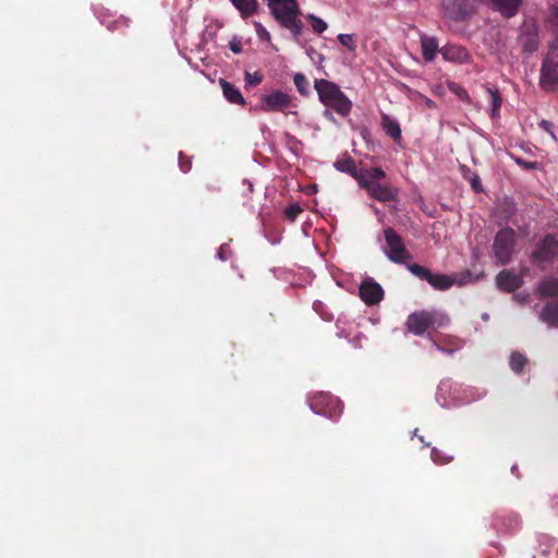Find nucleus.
<instances>
[{
	"instance_id": "24",
	"label": "nucleus",
	"mask_w": 558,
	"mask_h": 558,
	"mask_svg": "<svg viewBox=\"0 0 558 558\" xmlns=\"http://www.w3.org/2000/svg\"><path fill=\"white\" fill-rule=\"evenodd\" d=\"M521 45L525 52L532 53L538 48V37L535 32H526L521 36Z\"/></svg>"
},
{
	"instance_id": "26",
	"label": "nucleus",
	"mask_w": 558,
	"mask_h": 558,
	"mask_svg": "<svg viewBox=\"0 0 558 558\" xmlns=\"http://www.w3.org/2000/svg\"><path fill=\"white\" fill-rule=\"evenodd\" d=\"M527 364V359L520 352H512L510 355L509 365L515 374H521L524 366Z\"/></svg>"
},
{
	"instance_id": "20",
	"label": "nucleus",
	"mask_w": 558,
	"mask_h": 558,
	"mask_svg": "<svg viewBox=\"0 0 558 558\" xmlns=\"http://www.w3.org/2000/svg\"><path fill=\"white\" fill-rule=\"evenodd\" d=\"M240 12L242 19H247L255 14L258 9L257 0H230Z\"/></svg>"
},
{
	"instance_id": "14",
	"label": "nucleus",
	"mask_w": 558,
	"mask_h": 558,
	"mask_svg": "<svg viewBox=\"0 0 558 558\" xmlns=\"http://www.w3.org/2000/svg\"><path fill=\"white\" fill-rule=\"evenodd\" d=\"M445 60L457 62V63H468L471 61V56L469 51L459 45H447L440 50Z\"/></svg>"
},
{
	"instance_id": "10",
	"label": "nucleus",
	"mask_w": 558,
	"mask_h": 558,
	"mask_svg": "<svg viewBox=\"0 0 558 558\" xmlns=\"http://www.w3.org/2000/svg\"><path fill=\"white\" fill-rule=\"evenodd\" d=\"M275 19L286 27L300 14L299 7L295 0H278V2H269Z\"/></svg>"
},
{
	"instance_id": "44",
	"label": "nucleus",
	"mask_w": 558,
	"mask_h": 558,
	"mask_svg": "<svg viewBox=\"0 0 558 558\" xmlns=\"http://www.w3.org/2000/svg\"><path fill=\"white\" fill-rule=\"evenodd\" d=\"M426 104H427L429 107L434 106V102H433L430 99H428V98H426Z\"/></svg>"
},
{
	"instance_id": "8",
	"label": "nucleus",
	"mask_w": 558,
	"mask_h": 558,
	"mask_svg": "<svg viewBox=\"0 0 558 558\" xmlns=\"http://www.w3.org/2000/svg\"><path fill=\"white\" fill-rule=\"evenodd\" d=\"M408 269L421 280L427 281L435 290L445 291L452 287L453 280L445 274H433L429 269L418 264L408 265Z\"/></svg>"
},
{
	"instance_id": "40",
	"label": "nucleus",
	"mask_w": 558,
	"mask_h": 558,
	"mask_svg": "<svg viewBox=\"0 0 558 558\" xmlns=\"http://www.w3.org/2000/svg\"><path fill=\"white\" fill-rule=\"evenodd\" d=\"M227 245H221L219 247V251L217 253L218 257L221 259V260H227L228 256H227Z\"/></svg>"
},
{
	"instance_id": "39",
	"label": "nucleus",
	"mask_w": 558,
	"mask_h": 558,
	"mask_svg": "<svg viewBox=\"0 0 558 558\" xmlns=\"http://www.w3.org/2000/svg\"><path fill=\"white\" fill-rule=\"evenodd\" d=\"M471 185L475 192L482 191L481 180L477 175H474V178L471 180Z\"/></svg>"
},
{
	"instance_id": "43",
	"label": "nucleus",
	"mask_w": 558,
	"mask_h": 558,
	"mask_svg": "<svg viewBox=\"0 0 558 558\" xmlns=\"http://www.w3.org/2000/svg\"><path fill=\"white\" fill-rule=\"evenodd\" d=\"M324 116H325L326 118H330L332 114H331V112H330L329 110H325Z\"/></svg>"
},
{
	"instance_id": "9",
	"label": "nucleus",
	"mask_w": 558,
	"mask_h": 558,
	"mask_svg": "<svg viewBox=\"0 0 558 558\" xmlns=\"http://www.w3.org/2000/svg\"><path fill=\"white\" fill-rule=\"evenodd\" d=\"M293 106V99L290 95L281 90H274L262 97L260 109L265 112L287 113V110Z\"/></svg>"
},
{
	"instance_id": "27",
	"label": "nucleus",
	"mask_w": 558,
	"mask_h": 558,
	"mask_svg": "<svg viewBox=\"0 0 558 558\" xmlns=\"http://www.w3.org/2000/svg\"><path fill=\"white\" fill-rule=\"evenodd\" d=\"M293 82H294V85L298 89V92L303 95V96H307L310 90H308V81L306 78V76L302 73H296L294 75V78H293Z\"/></svg>"
},
{
	"instance_id": "35",
	"label": "nucleus",
	"mask_w": 558,
	"mask_h": 558,
	"mask_svg": "<svg viewBox=\"0 0 558 558\" xmlns=\"http://www.w3.org/2000/svg\"><path fill=\"white\" fill-rule=\"evenodd\" d=\"M432 458L433 460L436 462V463H439V464H445V463H448L451 458L450 457H444L439 450L437 449H433L432 450Z\"/></svg>"
},
{
	"instance_id": "30",
	"label": "nucleus",
	"mask_w": 558,
	"mask_h": 558,
	"mask_svg": "<svg viewBox=\"0 0 558 558\" xmlns=\"http://www.w3.org/2000/svg\"><path fill=\"white\" fill-rule=\"evenodd\" d=\"M338 40L342 46H345L350 51H354L356 45L353 41V36L349 34L338 35Z\"/></svg>"
},
{
	"instance_id": "38",
	"label": "nucleus",
	"mask_w": 558,
	"mask_h": 558,
	"mask_svg": "<svg viewBox=\"0 0 558 558\" xmlns=\"http://www.w3.org/2000/svg\"><path fill=\"white\" fill-rule=\"evenodd\" d=\"M229 47L234 53H240L242 51V44L236 39L231 40L229 43Z\"/></svg>"
},
{
	"instance_id": "23",
	"label": "nucleus",
	"mask_w": 558,
	"mask_h": 558,
	"mask_svg": "<svg viewBox=\"0 0 558 558\" xmlns=\"http://www.w3.org/2000/svg\"><path fill=\"white\" fill-rule=\"evenodd\" d=\"M547 28L554 35V40L550 45H557L558 48V8L551 7L547 19Z\"/></svg>"
},
{
	"instance_id": "31",
	"label": "nucleus",
	"mask_w": 558,
	"mask_h": 558,
	"mask_svg": "<svg viewBox=\"0 0 558 558\" xmlns=\"http://www.w3.org/2000/svg\"><path fill=\"white\" fill-rule=\"evenodd\" d=\"M301 213L302 208L298 204H292L284 210V215L290 221H294Z\"/></svg>"
},
{
	"instance_id": "4",
	"label": "nucleus",
	"mask_w": 558,
	"mask_h": 558,
	"mask_svg": "<svg viewBox=\"0 0 558 558\" xmlns=\"http://www.w3.org/2000/svg\"><path fill=\"white\" fill-rule=\"evenodd\" d=\"M515 244V231L512 228L506 227L496 233L493 242V252L498 264L508 265L511 262Z\"/></svg>"
},
{
	"instance_id": "28",
	"label": "nucleus",
	"mask_w": 558,
	"mask_h": 558,
	"mask_svg": "<svg viewBox=\"0 0 558 558\" xmlns=\"http://www.w3.org/2000/svg\"><path fill=\"white\" fill-rule=\"evenodd\" d=\"M448 88H449V90L452 94L458 96L461 100H463V101H469L470 100V97H469V94H468L466 89L463 86H461L460 84L454 83V82H450L448 84Z\"/></svg>"
},
{
	"instance_id": "36",
	"label": "nucleus",
	"mask_w": 558,
	"mask_h": 558,
	"mask_svg": "<svg viewBox=\"0 0 558 558\" xmlns=\"http://www.w3.org/2000/svg\"><path fill=\"white\" fill-rule=\"evenodd\" d=\"M514 160H515L517 165L521 166L522 168H524L526 170H533V169L537 168L536 161H526L521 158H515Z\"/></svg>"
},
{
	"instance_id": "15",
	"label": "nucleus",
	"mask_w": 558,
	"mask_h": 558,
	"mask_svg": "<svg viewBox=\"0 0 558 558\" xmlns=\"http://www.w3.org/2000/svg\"><path fill=\"white\" fill-rule=\"evenodd\" d=\"M537 292L542 298H558V277H546L537 286Z\"/></svg>"
},
{
	"instance_id": "33",
	"label": "nucleus",
	"mask_w": 558,
	"mask_h": 558,
	"mask_svg": "<svg viewBox=\"0 0 558 558\" xmlns=\"http://www.w3.org/2000/svg\"><path fill=\"white\" fill-rule=\"evenodd\" d=\"M310 17L312 20V27L315 33L322 34L323 32H325L327 29V24L325 21H323L322 19L316 17L314 15H311Z\"/></svg>"
},
{
	"instance_id": "6",
	"label": "nucleus",
	"mask_w": 558,
	"mask_h": 558,
	"mask_svg": "<svg viewBox=\"0 0 558 558\" xmlns=\"http://www.w3.org/2000/svg\"><path fill=\"white\" fill-rule=\"evenodd\" d=\"M558 258V240L554 234H546L535 246L531 254L532 263L544 269Z\"/></svg>"
},
{
	"instance_id": "29",
	"label": "nucleus",
	"mask_w": 558,
	"mask_h": 558,
	"mask_svg": "<svg viewBox=\"0 0 558 558\" xmlns=\"http://www.w3.org/2000/svg\"><path fill=\"white\" fill-rule=\"evenodd\" d=\"M284 28L289 29L293 34L295 40H299V38L302 34L303 23L300 19L296 17L290 24H288Z\"/></svg>"
},
{
	"instance_id": "11",
	"label": "nucleus",
	"mask_w": 558,
	"mask_h": 558,
	"mask_svg": "<svg viewBox=\"0 0 558 558\" xmlns=\"http://www.w3.org/2000/svg\"><path fill=\"white\" fill-rule=\"evenodd\" d=\"M376 201L381 203L397 201L399 190L391 185H385L379 182H368L362 186Z\"/></svg>"
},
{
	"instance_id": "22",
	"label": "nucleus",
	"mask_w": 558,
	"mask_h": 558,
	"mask_svg": "<svg viewBox=\"0 0 558 558\" xmlns=\"http://www.w3.org/2000/svg\"><path fill=\"white\" fill-rule=\"evenodd\" d=\"M381 125L388 136L393 141L401 140V129L397 121L392 120L388 114H383Z\"/></svg>"
},
{
	"instance_id": "7",
	"label": "nucleus",
	"mask_w": 558,
	"mask_h": 558,
	"mask_svg": "<svg viewBox=\"0 0 558 558\" xmlns=\"http://www.w3.org/2000/svg\"><path fill=\"white\" fill-rule=\"evenodd\" d=\"M384 235L388 246L386 255L391 262L403 264L412 258L405 248L402 238L392 228H387L384 231Z\"/></svg>"
},
{
	"instance_id": "37",
	"label": "nucleus",
	"mask_w": 558,
	"mask_h": 558,
	"mask_svg": "<svg viewBox=\"0 0 558 558\" xmlns=\"http://www.w3.org/2000/svg\"><path fill=\"white\" fill-rule=\"evenodd\" d=\"M179 162H180V168L183 172H187L191 170V161L185 159V157L183 156L182 153H180V155H179Z\"/></svg>"
},
{
	"instance_id": "2",
	"label": "nucleus",
	"mask_w": 558,
	"mask_h": 558,
	"mask_svg": "<svg viewBox=\"0 0 558 558\" xmlns=\"http://www.w3.org/2000/svg\"><path fill=\"white\" fill-rule=\"evenodd\" d=\"M448 322V316L439 311H417L408 316L405 325L410 332L422 336L429 328L444 327Z\"/></svg>"
},
{
	"instance_id": "32",
	"label": "nucleus",
	"mask_w": 558,
	"mask_h": 558,
	"mask_svg": "<svg viewBox=\"0 0 558 558\" xmlns=\"http://www.w3.org/2000/svg\"><path fill=\"white\" fill-rule=\"evenodd\" d=\"M255 32L260 40L264 41H270V34L269 32L259 22L253 23Z\"/></svg>"
},
{
	"instance_id": "21",
	"label": "nucleus",
	"mask_w": 558,
	"mask_h": 558,
	"mask_svg": "<svg viewBox=\"0 0 558 558\" xmlns=\"http://www.w3.org/2000/svg\"><path fill=\"white\" fill-rule=\"evenodd\" d=\"M385 177V171L379 167H375L368 170H361L357 182L360 186H364V184H368V182H378V180Z\"/></svg>"
},
{
	"instance_id": "18",
	"label": "nucleus",
	"mask_w": 558,
	"mask_h": 558,
	"mask_svg": "<svg viewBox=\"0 0 558 558\" xmlns=\"http://www.w3.org/2000/svg\"><path fill=\"white\" fill-rule=\"evenodd\" d=\"M422 54L426 62H430L435 59L438 51V41L435 37L427 35L421 36Z\"/></svg>"
},
{
	"instance_id": "42",
	"label": "nucleus",
	"mask_w": 558,
	"mask_h": 558,
	"mask_svg": "<svg viewBox=\"0 0 558 558\" xmlns=\"http://www.w3.org/2000/svg\"><path fill=\"white\" fill-rule=\"evenodd\" d=\"M542 538H544V543L546 544L547 547H551L554 545V539L553 537H550L549 535H541Z\"/></svg>"
},
{
	"instance_id": "17",
	"label": "nucleus",
	"mask_w": 558,
	"mask_h": 558,
	"mask_svg": "<svg viewBox=\"0 0 558 558\" xmlns=\"http://www.w3.org/2000/svg\"><path fill=\"white\" fill-rule=\"evenodd\" d=\"M333 167L340 172L350 174L357 181L361 170L357 169L355 161L351 156L344 155L342 158H338L335 161Z\"/></svg>"
},
{
	"instance_id": "34",
	"label": "nucleus",
	"mask_w": 558,
	"mask_h": 558,
	"mask_svg": "<svg viewBox=\"0 0 558 558\" xmlns=\"http://www.w3.org/2000/svg\"><path fill=\"white\" fill-rule=\"evenodd\" d=\"M245 81L250 85H258L263 81V75L259 72H255L253 74L246 72Z\"/></svg>"
},
{
	"instance_id": "41",
	"label": "nucleus",
	"mask_w": 558,
	"mask_h": 558,
	"mask_svg": "<svg viewBox=\"0 0 558 558\" xmlns=\"http://www.w3.org/2000/svg\"><path fill=\"white\" fill-rule=\"evenodd\" d=\"M205 189H206L207 192H210V193H215V192H218L220 190V187L218 186L217 182L207 183L205 185Z\"/></svg>"
},
{
	"instance_id": "13",
	"label": "nucleus",
	"mask_w": 558,
	"mask_h": 558,
	"mask_svg": "<svg viewBox=\"0 0 558 558\" xmlns=\"http://www.w3.org/2000/svg\"><path fill=\"white\" fill-rule=\"evenodd\" d=\"M498 288L505 292H514L522 283L523 279L520 275L515 274L512 269H504L496 277Z\"/></svg>"
},
{
	"instance_id": "1",
	"label": "nucleus",
	"mask_w": 558,
	"mask_h": 558,
	"mask_svg": "<svg viewBox=\"0 0 558 558\" xmlns=\"http://www.w3.org/2000/svg\"><path fill=\"white\" fill-rule=\"evenodd\" d=\"M314 87L319 100L328 108L333 109L338 114L347 117L352 109V101L342 93L340 87L328 80H315Z\"/></svg>"
},
{
	"instance_id": "16",
	"label": "nucleus",
	"mask_w": 558,
	"mask_h": 558,
	"mask_svg": "<svg viewBox=\"0 0 558 558\" xmlns=\"http://www.w3.org/2000/svg\"><path fill=\"white\" fill-rule=\"evenodd\" d=\"M219 84L222 88L225 98L229 102L235 104V105H244L245 100L238 87H235L233 84H231L230 82H228L223 78H220Z\"/></svg>"
},
{
	"instance_id": "12",
	"label": "nucleus",
	"mask_w": 558,
	"mask_h": 558,
	"mask_svg": "<svg viewBox=\"0 0 558 558\" xmlns=\"http://www.w3.org/2000/svg\"><path fill=\"white\" fill-rule=\"evenodd\" d=\"M359 295L361 300L367 305H376L384 299V289L372 279L362 281Z\"/></svg>"
},
{
	"instance_id": "5",
	"label": "nucleus",
	"mask_w": 558,
	"mask_h": 558,
	"mask_svg": "<svg viewBox=\"0 0 558 558\" xmlns=\"http://www.w3.org/2000/svg\"><path fill=\"white\" fill-rule=\"evenodd\" d=\"M310 408L316 414L335 420L342 414L343 403L331 393L322 391L310 398Z\"/></svg>"
},
{
	"instance_id": "19",
	"label": "nucleus",
	"mask_w": 558,
	"mask_h": 558,
	"mask_svg": "<svg viewBox=\"0 0 558 558\" xmlns=\"http://www.w3.org/2000/svg\"><path fill=\"white\" fill-rule=\"evenodd\" d=\"M539 318L548 327H558V302H548L543 307Z\"/></svg>"
},
{
	"instance_id": "45",
	"label": "nucleus",
	"mask_w": 558,
	"mask_h": 558,
	"mask_svg": "<svg viewBox=\"0 0 558 558\" xmlns=\"http://www.w3.org/2000/svg\"><path fill=\"white\" fill-rule=\"evenodd\" d=\"M269 2H278V0H268V3H269Z\"/></svg>"
},
{
	"instance_id": "25",
	"label": "nucleus",
	"mask_w": 558,
	"mask_h": 558,
	"mask_svg": "<svg viewBox=\"0 0 558 558\" xmlns=\"http://www.w3.org/2000/svg\"><path fill=\"white\" fill-rule=\"evenodd\" d=\"M487 93L492 98L490 117L493 119L499 118V111L502 104V97L497 88L486 87Z\"/></svg>"
},
{
	"instance_id": "3",
	"label": "nucleus",
	"mask_w": 558,
	"mask_h": 558,
	"mask_svg": "<svg viewBox=\"0 0 558 558\" xmlns=\"http://www.w3.org/2000/svg\"><path fill=\"white\" fill-rule=\"evenodd\" d=\"M539 85L547 92H554L558 87L557 45H549V49L542 61Z\"/></svg>"
}]
</instances>
